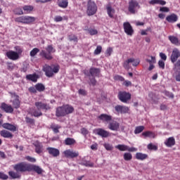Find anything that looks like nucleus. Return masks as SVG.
<instances>
[{
  "mask_svg": "<svg viewBox=\"0 0 180 180\" xmlns=\"http://www.w3.org/2000/svg\"><path fill=\"white\" fill-rule=\"evenodd\" d=\"M120 127V124L117 121L112 120L109 122L108 128L112 131H117Z\"/></svg>",
  "mask_w": 180,
  "mask_h": 180,
  "instance_id": "15",
  "label": "nucleus"
},
{
  "mask_svg": "<svg viewBox=\"0 0 180 180\" xmlns=\"http://www.w3.org/2000/svg\"><path fill=\"white\" fill-rule=\"evenodd\" d=\"M103 146L107 151H112V150H113V146L109 143H105Z\"/></svg>",
  "mask_w": 180,
  "mask_h": 180,
  "instance_id": "55",
  "label": "nucleus"
},
{
  "mask_svg": "<svg viewBox=\"0 0 180 180\" xmlns=\"http://www.w3.org/2000/svg\"><path fill=\"white\" fill-rule=\"evenodd\" d=\"M0 136L4 139H12L13 137V134H12V133L5 129L0 131Z\"/></svg>",
  "mask_w": 180,
  "mask_h": 180,
  "instance_id": "30",
  "label": "nucleus"
},
{
  "mask_svg": "<svg viewBox=\"0 0 180 180\" xmlns=\"http://www.w3.org/2000/svg\"><path fill=\"white\" fill-rule=\"evenodd\" d=\"M102 53V46H97L96 49L94 50V56H99Z\"/></svg>",
  "mask_w": 180,
  "mask_h": 180,
  "instance_id": "50",
  "label": "nucleus"
},
{
  "mask_svg": "<svg viewBox=\"0 0 180 180\" xmlns=\"http://www.w3.org/2000/svg\"><path fill=\"white\" fill-rule=\"evenodd\" d=\"M2 127L3 129H6V130H9L10 131H16V126L10 123L3 124Z\"/></svg>",
  "mask_w": 180,
  "mask_h": 180,
  "instance_id": "29",
  "label": "nucleus"
},
{
  "mask_svg": "<svg viewBox=\"0 0 180 180\" xmlns=\"http://www.w3.org/2000/svg\"><path fill=\"white\" fill-rule=\"evenodd\" d=\"M63 154L66 158H77V157L79 155V153L78 151H74L70 149L65 150Z\"/></svg>",
  "mask_w": 180,
  "mask_h": 180,
  "instance_id": "12",
  "label": "nucleus"
},
{
  "mask_svg": "<svg viewBox=\"0 0 180 180\" xmlns=\"http://www.w3.org/2000/svg\"><path fill=\"white\" fill-rule=\"evenodd\" d=\"M1 109L6 112V113H13V107L6 103H2L1 105Z\"/></svg>",
  "mask_w": 180,
  "mask_h": 180,
  "instance_id": "17",
  "label": "nucleus"
},
{
  "mask_svg": "<svg viewBox=\"0 0 180 180\" xmlns=\"http://www.w3.org/2000/svg\"><path fill=\"white\" fill-rule=\"evenodd\" d=\"M30 171H34V172H36L38 175L43 174V169H41L40 166H37L36 165L30 164Z\"/></svg>",
  "mask_w": 180,
  "mask_h": 180,
  "instance_id": "21",
  "label": "nucleus"
},
{
  "mask_svg": "<svg viewBox=\"0 0 180 180\" xmlns=\"http://www.w3.org/2000/svg\"><path fill=\"white\" fill-rule=\"evenodd\" d=\"M179 57H180L179 50H178V49H174L170 57L172 63H175V62L178 60V58Z\"/></svg>",
  "mask_w": 180,
  "mask_h": 180,
  "instance_id": "18",
  "label": "nucleus"
},
{
  "mask_svg": "<svg viewBox=\"0 0 180 180\" xmlns=\"http://www.w3.org/2000/svg\"><path fill=\"white\" fill-rule=\"evenodd\" d=\"M14 109H19L20 108V100H19V96H17L14 100L11 101Z\"/></svg>",
  "mask_w": 180,
  "mask_h": 180,
  "instance_id": "34",
  "label": "nucleus"
},
{
  "mask_svg": "<svg viewBox=\"0 0 180 180\" xmlns=\"http://www.w3.org/2000/svg\"><path fill=\"white\" fill-rule=\"evenodd\" d=\"M25 122L27 123V124H32V126H34V119L30 118L29 117H25Z\"/></svg>",
  "mask_w": 180,
  "mask_h": 180,
  "instance_id": "51",
  "label": "nucleus"
},
{
  "mask_svg": "<svg viewBox=\"0 0 180 180\" xmlns=\"http://www.w3.org/2000/svg\"><path fill=\"white\" fill-rule=\"evenodd\" d=\"M52 53H56V49L53 47V45H48L47 47L45 48V50H41L39 56L44 58L45 60H53Z\"/></svg>",
  "mask_w": 180,
  "mask_h": 180,
  "instance_id": "4",
  "label": "nucleus"
},
{
  "mask_svg": "<svg viewBox=\"0 0 180 180\" xmlns=\"http://www.w3.org/2000/svg\"><path fill=\"white\" fill-rule=\"evenodd\" d=\"M25 25H32L36 22V18L30 15H25Z\"/></svg>",
  "mask_w": 180,
  "mask_h": 180,
  "instance_id": "33",
  "label": "nucleus"
},
{
  "mask_svg": "<svg viewBox=\"0 0 180 180\" xmlns=\"http://www.w3.org/2000/svg\"><path fill=\"white\" fill-rule=\"evenodd\" d=\"M146 63H148L150 65L149 68H148V71H153L154 68H155V66L154 64H155L156 60H155V57L154 56H148L147 58L146 59Z\"/></svg>",
  "mask_w": 180,
  "mask_h": 180,
  "instance_id": "14",
  "label": "nucleus"
},
{
  "mask_svg": "<svg viewBox=\"0 0 180 180\" xmlns=\"http://www.w3.org/2000/svg\"><path fill=\"white\" fill-rule=\"evenodd\" d=\"M99 120L101 122H106L107 123L112 121V117L108 114H101L98 117Z\"/></svg>",
  "mask_w": 180,
  "mask_h": 180,
  "instance_id": "23",
  "label": "nucleus"
},
{
  "mask_svg": "<svg viewBox=\"0 0 180 180\" xmlns=\"http://www.w3.org/2000/svg\"><path fill=\"white\" fill-rule=\"evenodd\" d=\"M166 20L170 23L176 22V21H178V15H176V14L175 13H172V15H168L166 18Z\"/></svg>",
  "mask_w": 180,
  "mask_h": 180,
  "instance_id": "31",
  "label": "nucleus"
},
{
  "mask_svg": "<svg viewBox=\"0 0 180 180\" xmlns=\"http://www.w3.org/2000/svg\"><path fill=\"white\" fill-rule=\"evenodd\" d=\"M40 51V49L39 48H34L30 53V56L31 57H34Z\"/></svg>",
  "mask_w": 180,
  "mask_h": 180,
  "instance_id": "49",
  "label": "nucleus"
},
{
  "mask_svg": "<svg viewBox=\"0 0 180 180\" xmlns=\"http://www.w3.org/2000/svg\"><path fill=\"white\" fill-rule=\"evenodd\" d=\"M124 32L127 34V36H133L134 34V30L133 27L129 22H125L123 23Z\"/></svg>",
  "mask_w": 180,
  "mask_h": 180,
  "instance_id": "11",
  "label": "nucleus"
},
{
  "mask_svg": "<svg viewBox=\"0 0 180 180\" xmlns=\"http://www.w3.org/2000/svg\"><path fill=\"white\" fill-rule=\"evenodd\" d=\"M135 158L139 160L140 161H144L148 158V155L143 153H136L135 155Z\"/></svg>",
  "mask_w": 180,
  "mask_h": 180,
  "instance_id": "32",
  "label": "nucleus"
},
{
  "mask_svg": "<svg viewBox=\"0 0 180 180\" xmlns=\"http://www.w3.org/2000/svg\"><path fill=\"white\" fill-rule=\"evenodd\" d=\"M112 53H113V49L112 47L108 48L105 51V57H110Z\"/></svg>",
  "mask_w": 180,
  "mask_h": 180,
  "instance_id": "52",
  "label": "nucleus"
},
{
  "mask_svg": "<svg viewBox=\"0 0 180 180\" xmlns=\"http://www.w3.org/2000/svg\"><path fill=\"white\" fill-rule=\"evenodd\" d=\"M22 9L24 11V14L28 15L29 13H32V12H33L34 7H33V6L25 5L22 7Z\"/></svg>",
  "mask_w": 180,
  "mask_h": 180,
  "instance_id": "37",
  "label": "nucleus"
},
{
  "mask_svg": "<svg viewBox=\"0 0 180 180\" xmlns=\"http://www.w3.org/2000/svg\"><path fill=\"white\" fill-rule=\"evenodd\" d=\"M28 91L30 94H37L36 85L34 86H30V88H28Z\"/></svg>",
  "mask_w": 180,
  "mask_h": 180,
  "instance_id": "54",
  "label": "nucleus"
},
{
  "mask_svg": "<svg viewBox=\"0 0 180 180\" xmlns=\"http://www.w3.org/2000/svg\"><path fill=\"white\" fill-rule=\"evenodd\" d=\"M117 98L122 103H129V101L131 99V94L127 91H119Z\"/></svg>",
  "mask_w": 180,
  "mask_h": 180,
  "instance_id": "7",
  "label": "nucleus"
},
{
  "mask_svg": "<svg viewBox=\"0 0 180 180\" xmlns=\"http://www.w3.org/2000/svg\"><path fill=\"white\" fill-rule=\"evenodd\" d=\"M96 134H98V136H101V137H103V139H106L107 137H109L110 136V133L102 128H98L95 129Z\"/></svg>",
  "mask_w": 180,
  "mask_h": 180,
  "instance_id": "16",
  "label": "nucleus"
},
{
  "mask_svg": "<svg viewBox=\"0 0 180 180\" xmlns=\"http://www.w3.org/2000/svg\"><path fill=\"white\" fill-rule=\"evenodd\" d=\"M29 68V65H23L22 67L20 68L21 72H27Z\"/></svg>",
  "mask_w": 180,
  "mask_h": 180,
  "instance_id": "57",
  "label": "nucleus"
},
{
  "mask_svg": "<svg viewBox=\"0 0 180 180\" xmlns=\"http://www.w3.org/2000/svg\"><path fill=\"white\" fill-rule=\"evenodd\" d=\"M80 165H84V167H89L90 168H94V162L90 161H83L80 162Z\"/></svg>",
  "mask_w": 180,
  "mask_h": 180,
  "instance_id": "44",
  "label": "nucleus"
},
{
  "mask_svg": "<svg viewBox=\"0 0 180 180\" xmlns=\"http://www.w3.org/2000/svg\"><path fill=\"white\" fill-rule=\"evenodd\" d=\"M56 117H64L66 116L63 105L59 106L56 108Z\"/></svg>",
  "mask_w": 180,
  "mask_h": 180,
  "instance_id": "20",
  "label": "nucleus"
},
{
  "mask_svg": "<svg viewBox=\"0 0 180 180\" xmlns=\"http://www.w3.org/2000/svg\"><path fill=\"white\" fill-rule=\"evenodd\" d=\"M100 74L101 70H99V68H91L89 70V75H88V77H99Z\"/></svg>",
  "mask_w": 180,
  "mask_h": 180,
  "instance_id": "22",
  "label": "nucleus"
},
{
  "mask_svg": "<svg viewBox=\"0 0 180 180\" xmlns=\"http://www.w3.org/2000/svg\"><path fill=\"white\" fill-rule=\"evenodd\" d=\"M25 160H27V161H29L30 162H36V159L30 156H26Z\"/></svg>",
  "mask_w": 180,
  "mask_h": 180,
  "instance_id": "59",
  "label": "nucleus"
},
{
  "mask_svg": "<svg viewBox=\"0 0 180 180\" xmlns=\"http://www.w3.org/2000/svg\"><path fill=\"white\" fill-rule=\"evenodd\" d=\"M13 13H15V15H24L23 10H22V8H20V7L16 8L13 11Z\"/></svg>",
  "mask_w": 180,
  "mask_h": 180,
  "instance_id": "48",
  "label": "nucleus"
},
{
  "mask_svg": "<svg viewBox=\"0 0 180 180\" xmlns=\"http://www.w3.org/2000/svg\"><path fill=\"white\" fill-rule=\"evenodd\" d=\"M15 50L16 51L11 50L6 53V56L8 60L16 61L20 58V56H22V53H23V49L20 48V46H15Z\"/></svg>",
  "mask_w": 180,
  "mask_h": 180,
  "instance_id": "3",
  "label": "nucleus"
},
{
  "mask_svg": "<svg viewBox=\"0 0 180 180\" xmlns=\"http://www.w3.org/2000/svg\"><path fill=\"white\" fill-rule=\"evenodd\" d=\"M169 40L171 41L172 44L176 45V46H179L180 45V41L178 39V37L175 36H169Z\"/></svg>",
  "mask_w": 180,
  "mask_h": 180,
  "instance_id": "39",
  "label": "nucleus"
},
{
  "mask_svg": "<svg viewBox=\"0 0 180 180\" xmlns=\"http://www.w3.org/2000/svg\"><path fill=\"white\" fill-rule=\"evenodd\" d=\"M144 126H138L135 127L134 130V134H140V133H142V131H144Z\"/></svg>",
  "mask_w": 180,
  "mask_h": 180,
  "instance_id": "43",
  "label": "nucleus"
},
{
  "mask_svg": "<svg viewBox=\"0 0 180 180\" xmlns=\"http://www.w3.org/2000/svg\"><path fill=\"white\" fill-rule=\"evenodd\" d=\"M54 22H63V17L61 15L55 16Z\"/></svg>",
  "mask_w": 180,
  "mask_h": 180,
  "instance_id": "63",
  "label": "nucleus"
},
{
  "mask_svg": "<svg viewBox=\"0 0 180 180\" xmlns=\"http://www.w3.org/2000/svg\"><path fill=\"white\" fill-rule=\"evenodd\" d=\"M130 63H132V65L134 67H137L139 64H140V60L139 59H134L133 58H129L128 60H125L123 64V67L126 70H129L130 69V65H129Z\"/></svg>",
  "mask_w": 180,
  "mask_h": 180,
  "instance_id": "9",
  "label": "nucleus"
},
{
  "mask_svg": "<svg viewBox=\"0 0 180 180\" xmlns=\"http://www.w3.org/2000/svg\"><path fill=\"white\" fill-rule=\"evenodd\" d=\"M175 144H176V141H175V138H174V136L168 138L165 141V145L166 146V147H169V148L174 147Z\"/></svg>",
  "mask_w": 180,
  "mask_h": 180,
  "instance_id": "24",
  "label": "nucleus"
},
{
  "mask_svg": "<svg viewBox=\"0 0 180 180\" xmlns=\"http://www.w3.org/2000/svg\"><path fill=\"white\" fill-rule=\"evenodd\" d=\"M68 39L70 41H75V43H78V37L74 34L68 35Z\"/></svg>",
  "mask_w": 180,
  "mask_h": 180,
  "instance_id": "46",
  "label": "nucleus"
},
{
  "mask_svg": "<svg viewBox=\"0 0 180 180\" xmlns=\"http://www.w3.org/2000/svg\"><path fill=\"white\" fill-rule=\"evenodd\" d=\"M8 175L11 178V179H20L22 175L19 172H13V171H10L8 172Z\"/></svg>",
  "mask_w": 180,
  "mask_h": 180,
  "instance_id": "28",
  "label": "nucleus"
},
{
  "mask_svg": "<svg viewBox=\"0 0 180 180\" xmlns=\"http://www.w3.org/2000/svg\"><path fill=\"white\" fill-rule=\"evenodd\" d=\"M37 92H44L46 91V86L42 83H37L35 84Z\"/></svg>",
  "mask_w": 180,
  "mask_h": 180,
  "instance_id": "40",
  "label": "nucleus"
},
{
  "mask_svg": "<svg viewBox=\"0 0 180 180\" xmlns=\"http://www.w3.org/2000/svg\"><path fill=\"white\" fill-rule=\"evenodd\" d=\"M115 148L117 150H119L120 151H129V153H134L135 151H137V148L134 147H129L127 145L124 144H119L115 146Z\"/></svg>",
  "mask_w": 180,
  "mask_h": 180,
  "instance_id": "10",
  "label": "nucleus"
},
{
  "mask_svg": "<svg viewBox=\"0 0 180 180\" xmlns=\"http://www.w3.org/2000/svg\"><path fill=\"white\" fill-rule=\"evenodd\" d=\"M34 105L35 108H37V110H32L30 112V115L34 116V117H40V116H43V112H41V110L47 111L51 109L50 104L47 103H43L41 101L35 102Z\"/></svg>",
  "mask_w": 180,
  "mask_h": 180,
  "instance_id": "1",
  "label": "nucleus"
},
{
  "mask_svg": "<svg viewBox=\"0 0 180 180\" xmlns=\"http://www.w3.org/2000/svg\"><path fill=\"white\" fill-rule=\"evenodd\" d=\"M46 151H48L49 154L50 155H52V157H58L60 155V150L56 148H51L48 147L46 148Z\"/></svg>",
  "mask_w": 180,
  "mask_h": 180,
  "instance_id": "19",
  "label": "nucleus"
},
{
  "mask_svg": "<svg viewBox=\"0 0 180 180\" xmlns=\"http://www.w3.org/2000/svg\"><path fill=\"white\" fill-rule=\"evenodd\" d=\"M115 110L117 112V113H121L123 115L129 113V110H130V109L126 105H117L115 107Z\"/></svg>",
  "mask_w": 180,
  "mask_h": 180,
  "instance_id": "13",
  "label": "nucleus"
},
{
  "mask_svg": "<svg viewBox=\"0 0 180 180\" xmlns=\"http://www.w3.org/2000/svg\"><path fill=\"white\" fill-rule=\"evenodd\" d=\"M63 109L65 110V115L67 116V115H71V113L74 112V107L72 105L66 104L63 105Z\"/></svg>",
  "mask_w": 180,
  "mask_h": 180,
  "instance_id": "25",
  "label": "nucleus"
},
{
  "mask_svg": "<svg viewBox=\"0 0 180 180\" xmlns=\"http://www.w3.org/2000/svg\"><path fill=\"white\" fill-rule=\"evenodd\" d=\"M75 143H77V141H75V139L72 138H66L65 139V146H74Z\"/></svg>",
  "mask_w": 180,
  "mask_h": 180,
  "instance_id": "41",
  "label": "nucleus"
},
{
  "mask_svg": "<svg viewBox=\"0 0 180 180\" xmlns=\"http://www.w3.org/2000/svg\"><path fill=\"white\" fill-rule=\"evenodd\" d=\"M30 164H27L25 162H21L18 164H15L13 166V169L17 172H30Z\"/></svg>",
  "mask_w": 180,
  "mask_h": 180,
  "instance_id": "5",
  "label": "nucleus"
},
{
  "mask_svg": "<svg viewBox=\"0 0 180 180\" xmlns=\"http://www.w3.org/2000/svg\"><path fill=\"white\" fill-rule=\"evenodd\" d=\"M26 79L27 81H32V82H37V79H39V75H37L36 73L32 75H27Z\"/></svg>",
  "mask_w": 180,
  "mask_h": 180,
  "instance_id": "35",
  "label": "nucleus"
},
{
  "mask_svg": "<svg viewBox=\"0 0 180 180\" xmlns=\"http://www.w3.org/2000/svg\"><path fill=\"white\" fill-rule=\"evenodd\" d=\"M42 70L44 72H45L46 77H48V78H51L54 77V74L58 73V71H60V65H49L47 64H45L43 66Z\"/></svg>",
  "mask_w": 180,
  "mask_h": 180,
  "instance_id": "2",
  "label": "nucleus"
},
{
  "mask_svg": "<svg viewBox=\"0 0 180 180\" xmlns=\"http://www.w3.org/2000/svg\"><path fill=\"white\" fill-rule=\"evenodd\" d=\"M89 79H90V85L95 86L96 85V79H95V77H92V78H89Z\"/></svg>",
  "mask_w": 180,
  "mask_h": 180,
  "instance_id": "58",
  "label": "nucleus"
},
{
  "mask_svg": "<svg viewBox=\"0 0 180 180\" xmlns=\"http://www.w3.org/2000/svg\"><path fill=\"white\" fill-rule=\"evenodd\" d=\"M165 95L170 98H174V96L172 93L169 91H165Z\"/></svg>",
  "mask_w": 180,
  "mask_h": 180,
  "instance_id": "62",
  "label": "nucleus"
},
{
  "mask_svg": "<svg viewBox=\"0 0 180 180\" xmlns=\"http://www.w3.org/2000/svg\"><path fill=\"white\" fill-rule=\"evenodd\" d=\"M56 4L59 8L66 9L68 8V0H57Z\"/></svg>",
  "mask_w": 180,
  "mask_h": 180,
  "instance_id": "27",
  "label": "nucleus"
},
{
  "mask_svg": "<svg viewBox=\"0 0 180 180\" xmlns=\"http://www.w3.org/2000/svg\"><path fill=\"white\" fill-rule=\"evenodd\" d=\"M137 9H140V4H139V2L136 0H131L129 2V6H128L129 12L134 15Z\"/></svg>",
  "mask_w": 180,
  "mask_h": 180,
  "instance_id": "8",
  "label": "nucleus"
},
{
  "mask_svg": "<svg viewBox=\"0 0 180 180\" xmlns=\"http://www.w3.org/2000/svg\"><path fill=\"white\" fill-rule=\"evenodd\" d=\"M141 136L144 137V139H147V137H148L149 139H155V134L150 131H143Z\"/></svg>",
  "mask_w": 180,
  "mask_h": 180,
  "instance_id": "36",
  "label": "nucleus"
},
{
  "mask_svg": "<svg viewBox=\"0 0 180 180\" xmlns=\"http://www.w3.org/2000/svg\"><path fill=\"white\" fill-rule=\"evenodd\" d=\"M148 150H153L155 151H157L158 147L157 146L153 145V143H149L147 146Z\"/></svg>",
  "mask_w": 180,
  "mask_h": 180,
  "instance_id": "53",
  "label": "nucleus"
},
{
  "mask_svg": "<svg viewBox=\"0 0 180 180\" xmlns=\"http://www.w3.org/2000/svg\"><path fill=\"white\" fill-rule=\"evenodd\" d=\"M98 11V6L95 1L92 0H89L87 1V8H86V13L88 16H92L96 13Z\"/></svg>",
  "mask_w": 180,
  "mask_h": 180,
  "instance_id": "6",
  "label": "nucleus"
},
{
  "mask_svg": "<svg viewBox=\"0 0 180 180\" xmlns=\"http://www.w3.org/2000/svg\"><path fill=\"white\" fill-rule=\"evenodd\" d=\"M114 79H115V81H124V78L120 75H115Z\"/></svg>",
  "mask_w": 180,
  "mask_h": 180,
  "instance_id": "61",
  "label": "nucleus"
},
{
  "mask_svg": "<svg viewBox=\"0 0 180 180\" xmlns=\"http://www.w3.org/2000/svg\"><path fill=\"white\" fill-rule=\"evenodd\" d=\"M158 65L162 69L165 68V63L163 60H159Z\"/></svg>",
  "mask_w": 180,
  "mask_h": 180,
  "instance_id": "64",
  "label": "nucleus"
},
{
  "mask_svg": "<svg viewBox=\"0 0 180 180\" xmlns=\"http://www.w3.org/2000/svg\"><path fill=\"white\" fill-rule=\"evenodd\" d=\"M8 178H9V176L6 174H5V173H2L0 172V179H8Z\"/></svg>",
  "mask_w": 180,
  "mask_h": 180,
  "instance_id": "60",
  "label": "nucleus"
},
{
  "mask_svg": "<svg viewBox=\"0 0 180 180\" xmlns=\"http://www.w3.org/2000/svg\"><path fill=\"white\" fill-rule=\"evenodd\" d=\"M15 22H17L18 23H22L23 25H25V15L15 18Z\"/></svg>",
  "mask_w": 180,
  "mask_h": 180,
  "instance_id": "47",
  "label": "nucleus"
},
{
  "mask_svg": "<svg viewBox=\"0 0 180 180\" xmlns=\"http://www.w3.org/2000/svg\"><path fill=\"white\" fill-rule=\"evenodd\" d=\"M133 159V155L130 153H124V161H131Z\"/></svg>",
  "mask_w": 180,
  "mask_h": 180,
  "instance_id": "45",
  "label": "nucleus"
},
{
  "mask_svg": "<svg viewBox=\"0 0 180 180\" xmlns=\"http://www.w3.org/2000/svg\"><path fill=\"white\" fill-rule=\"evenodd\" d=\"M33 145L35 147V152L37 154H41V153H43V145H41L39 141L34 142Z\"/></svg>",
  "mask_w": 180,
  "mask_h": 180,
  "instance_id": "26",
  "label": "nucleus"
},
{
  "mask_svg": "<svg viewBox=\"0 0 180 180\" xmlns=\"http://www.w3.org/2000/svg\"><path fill=\"white\" fill-rule=\"evenodd\" d=\"M86 32L89 34L90 36H95L98 34V30L92 27H89V29H86Z\"/></svg>",
  "mask_w": 180,
  "mask_h": 180,
  "instance_id": "42",
  "label": "nucleus"
},
{
  "mask_svg": "<svg viewBox=\"0 0 180 180\" xmlns=\"http://www.w3.org/2000/svg\"><path fill=\"white\" fill-rule=\"evenodd\" d=\"M106 9H107V13L109 18H111V19H113L114 15L115 13V11L114 10V8H112V6H107Z\"/></svg>",
  "mask_w": 180,
  "mask_h": 180,
  "instance_id": "38",
  "label": "nucleus"
},
{
  "mask_svg": "<svg viewBox=\"0 0 180 180\" xmlns=\"http://www.w3.org/2000/svg\"><path fill=\"white\" fill-rule=\"evenodd\" d=\"M15 68V65L12 63H7V70L12 71Z\"/></svg>",
  "mask_w": 180,
  "mask_h": 180,
  "instance_id": "56",
  "label": "nucleus"
}]
</instances>
